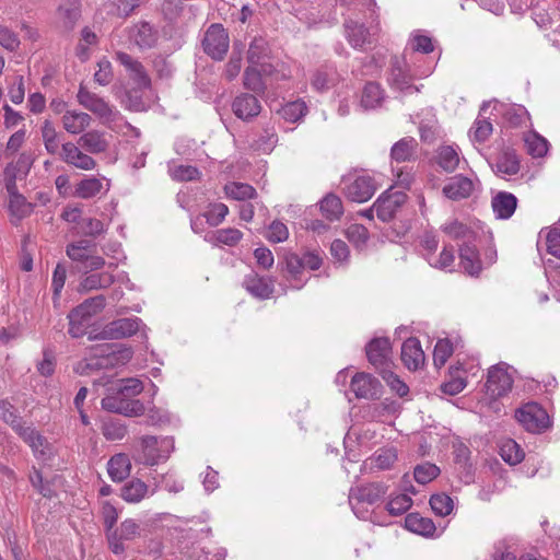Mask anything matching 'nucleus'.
Listing matches in <instances>:
<instances>
[{
  "mask_svg": "<svg viewBox=\"0 0 560 560\" xmlns=\"http://www.w3.org/2000/svg\"><path fill=\"white\" fill-rule=\"evenodd\" d=\"M78 103L96 116L104 125H110L120 118L119 110L98 94L90 91L83 84H80L77 93Z\"/></svg>",
  "mask_w": 560,
  "mask_h": 560,
  "instance_id": "f257e3e1",
  "label": "nucleus"
},
{
  "mask_svg": "<svg viewBox=\"0 0 560 560\" xmlns=\"http://www.w3.org/2000/svg\"><path fill=\"white\" fill-rule=\"evenodd\" d=\"M141 459L148 466L165 462L175 450L174 439L171 436L156 438L145 435L141 438Z\"/></svg>",
  "mask_w": 560,
  "mask_h": 560,
  "instance_id": "f03ea898",
  "label": "nucleus"
},
{
  "mask_svg": "<svg viewBox=\"0 0 560 560\" xmlns=\"http://www.w3.org/2000/svg\"><path fill=\"white\" fill-rule=\"evenodd\" d=\"M343 183L346 198L359 203L370 200L377 189L374 178L369 175L348 176L343 178Z\"/></svg>",
  "mask_w": 560,
  "mask_h": 560,
  "instance_id": "7ed1b4c3",
  "label": "nucleus"
},
{
  "mask_svg": "<svg viewBox=\"0 0 560 560\" xmlns=\"http://www.w3.org/2000/svg\"><path fill=\"white\" fill-rule=\"evenodd\" d=\"M515 418L528 432L539 433L549 427L548 413L535 402L526 404L520 408Z\"/></svg>",
  "mask_w": 560,
  "mask_h": 560,
  "instance_id": "20e7f679",
  "label": "nucleus"
},
{
  "mask_svg": "<svg viewBox=\"0 0 560 560\" xmlns=\"http://www.w3.org/2000/svg\"><path fill=\"white\" fill-rule=\"evenodd\" d=\"M203 51L213 60H222L229 49V35L220 24H211L202 39Z\"/></svg>",
  "mask_w": 560,
  "mask_h": 560,
  "instance_id": "39448f33",
  "label": "nucleus"
},
{
  "mask_svg": "<svg viewBox=\"0 0 560 560\" xmlns=\"http://www.w3.org/2000/svg\"><path fill=\"white\" fill-rule=\"evenodd\" d=\"M95 357L86 359L84 362L80 363V369L82 371L101 370L124 365L132 357L131 350L127 348L120 349L118 351H112L106 354L104 353V349H95Z\"/></svg>",
  "mask_w": 560,
  "mask_h": 560,
  "instance_id": "423d86ee",
  "label": "nucleus"
},
{
  "mask_svg": "<svg viewBox=\"0 0 560 560\" xmlns=\"http://www.w3.org/2000/svg\"><path fill=\"white\" fill-rule=\"evenodd\" d=\"M512 386L513 377L505 363H499L489 369L486 388L490 397L499 398L508 394Z\"/></svg>",
  "mask_w": 560,
  "mask_h": 560,
  "instance_id": "0eeeda50",
  "label": "nucleus"
},
{
  "mask_svg": "<svg viewBox=\"0 0 560 560\" xmlns=\"http://www.w3.org/2000/svg\"><path fill=\"white\" fill-rule=\"evenodd\" d=\"M59 156L67 165L81 171H93L97 166L96 161L86 151L84 152L78 142L62 143Z\"/></svg>",
  "mask_w": 560,
  "mask_h": 560,
  "instance_id": "6e6552de",
  "label": "nucleus"
},
{
  "mask_svg": "<svg viewBox=\"0 0 560 560\" xmlns=\"http://www.w3.org/2000/svg\"><path fill=\"white\" fill-rule=\"evenodd\" d=\"M407 196L402 191L388 190L382 194L373 203L377 218L383 222L390 221L397 210L405 203Z\"/></svg>",
  "mask_w": 560,
  "mask_h": 560,
  "instance_id": "1a4fd4ad",
  "label": "nucleus"
},
{
  "mask_svg": "<svg viewBox=\"0 0 560 560\" xmlns=\"http://www.w3.org/2000/svg\"><path fill=\"white\" fill-rule=\"evenodd\" d=\"M387 82L392 89L402 94L419 92V88L412 84L411 74L404 67L402 61L398 57L392 59Z\"/></svg>",
  "mask_w": 560,
  "mask_h": 560,
  "instance_id": "9d476101",
  "label": "nucleus"
},
{
  "mask_svg": "<svg viewBox=\"0 0 560 560\" xmlns=\"http://www.w3.org/2000/svg\"><path fill=\"white\" fill-rule=\"evenodd\" d=\"M366 357L369 362L382 373V370L389 369L390 361V341L388 338H374L366 346Z\"/></svg>",
  "mask_w": 560,
  "mask_h": 560,
  "instance_id": "9b49d317",
  "label": "nucleus"
},
{
  "mask_svg": "<svg viewBox=\"0 0 560 560\" xmlns=\"http://www.w3.org/2000/svg\"><path fill=\"white\" fill-rule=\"evenodd\" d=\"M350 388L357 398L377 399L382 394V385L378 380L364 372L357 373L352 377Z\"/></svg>",
  "mask_w": 560,
  "mask_h": 560,
  "instance_id": "f8f14e48",
  "label": "nucleus"
},
{
  "mask_svg": "<svg viewBox=\"0 0 560 560\" xmlns=\"http://www.w3.org/2000/svg\"><path fill=\"white\" fill-rule=\"evenodd\" d=\"M116 60L125 67L130 79L138 85L139 89H149L151 86V79L143 67V65L135 59L127 52L117 51L115 54Z\"/></svg>",
  "mask_w": 560,
  "mask_h": 560,
  "instance_id": "ddd939ff",
  "label": "nucleus"
},
{
  "mask_svg": "<svg viewBox=\"0 0 560 560\" xmlns=\"http://www.w3.org/2000/svg\"><path fill=\"white\" fill-rule=\"evenodd\" d=\"M141 319L138 317L119 318L107 324L101 335L105 339H121L139 331Z\"/></svg>",
  "mask_w": 560,
  "mask_h": 560,
  "instance_id": "4468645a",
  "label": "nucleus"
},
{
  "mask_svg": "<svg viewBox=\"0 0 560 560\" xmlns=\"http://www.w3.org/2000/svg\"><path fill=\"white\" fill-rule=\"evenodd\" d=\"M108 190L109 182L106 178L86 176L75 184L72 196L80 199H91L102 191L107 192Z\"/></svg>",
  "mask_w": 560,
  "mask_h": 560,
  "instance_id": "2eb2a0df",
  "label": "nucleus"
},
{
  "mask_svg": "<svg viewBox=\"0 0 560 560\" xmlns=\"http://www.w3.org/2000/svg\"><path fill=\"white\" fill-rule=\"evenodd\" d=\"M93 122L89 113L78 109L66 110L61 116V125L69 135H82Z\"/></svg>",
  "mask_w": 560,
  "mask_h": 560,
  "instance_id": "dca6fc26",
  "label": "nucleus"
},
{
  "mask_svg": "<svg viewBox=\"0 0 560 560\" xmlns=\"http://www.w3.org/2000/svg\"><path fill=\"white\" fill-rule=\"evenodd\" d=\"M232 110L240 119L250 120L259 115L261 105L255 95L243 93L234 98Z\"/></svg>",
  "mask_w": 560,
  "mask_h": 560,
  "instance_id": "f3484780",
  "label": "nucleus"
},
{
  "mask_svg": "<svg viewBox=\"0 0 560 560\" xmlns=\"http://www.w3.org/2000/svg\"><path fill=\"white\" fill-rule=\"evenodd\" d=\"M401 361L410 371H417L422 368L425 355L421 343L417 338H408L401 346Z\"/></svg>",
  "mask_w": 560,
  "mask_h": 560,
  "instance_id": "a211bd4d",
  "label": "nucleus"
},
{
  "mask_svg": "<svg viewBox=\"0 0 560 560\" xmlns=\"http://www.w3.org/2000/svg\"><path fill=\"white\" fill-rule=\"evenodd\" d=\"M112 392V394H108L102 399V407L105 410L124 415H138L141 410L142 405L139 401L130 404L126 397L118 395L117 390Z\"/></svg>",
  "mask_w": 560,
  "mask_h": 560,
  "instance_id": "6ab92c4d",
  "label": "nucleus"
},
{
  "mask_svg": "<svg viewBox=\"0 0 560 560\" xmlns=\"http://www.w3.org/2000/svg\"><path fill=\"white\" fill-rule=\"evenodd\" d=\"M8 191L10 192L9 211L11 222L18 224L22 219L31 214L33 206L27 202L22 195L15 191L14 183L8 185Z\"/></svg>",
  "mask_w": 560,
  "mask_h": 560,
  "instance_id": "aec40b11",
  "label": "nucleus"
},
{
  "mask_svg": "<svg viewBox=\"0 0 560 560\" xmlns=\"http://www.w3.org/2000/svg\"><path fill=\"white\" fill-rule=\"evenodd\" d=\"M475 189L474 182L463 175L454 176L443 187V194L452 200L468 198Z\"/></svg>",
  "mask_w": 560,
  "mask_h": 560,
  "instance_id": "412c9836",
  "label": "nucleus"
},
{
  "mask_svg": "<svg viewBox=\"0 0 560 560\" xmlns=\"http://www.w3.org/2000/svg\"><path fill=\"white\" fill-rule=\"evenodd\" d=\"M130 38L141 48H151L158 40V33L148 22H139L130 30Z\"/></svg>",
  "mask_w": 560,
  "mask_h": 560,
  "instance_id": "4be33fe9",
  "label": "nucleus"
},
{
  "mask_svg": "<svg viewBox=\"0 0 560 560\" xmlns=\"http://www.w3.org/2000/svg\"><path fill=\"white\" fill-rule=\"evenodd\" d=\"M244 287L252 295L262 300L269 299L273 293V281L257 273L248 275L244 279Z\"/></svg>",
  "mask_w": 560,
  "mask_h": 560,
  "instance_id": "5701e85b",
  "label": "nucleus"
},
{
  "mask_svg": "<svg viewBox=\"0 0 560 560\" xmlns=\"http://www.w3.org/2000/svg\"><path fill=\"white\" fill-rule=\"evenodd\" d=\"M77 142L84 151L91 154L103 153L108 148L105 135L95 129L83 132Z\"/></svg>",
  "mask_w": 560,
  "mask_h": 560,
  "instance_id": "b1692460",
  "label": "nucleus"
},
{
  "mask_svg": "<svg viewBox=\"0 0 560 560\" xmlns=\"http://www.w3.org/2000/svg\"><path fill=\"white\" fill-rule=\"evenodd\" d=\"M460 266L469 276H478L481 271V261L476 246L471 243H464L459 247Z\"/></svg>",
  "mask_w": 560,
  "mask_h": 560,
  "instance_id": "393cba45",
  "label": "nucleus"
},
{
  "mask_svg": "<svg viewBox=\"0 0 560 560\" xmlns=\"http://www.w3.org/2000/svg\"><path fill=\"white\" fill-rule=\"evenodd\" d=\"M105 307V298L103 295H96L85 300L83 303L73 308L71 313V318H80L84 323L100 313Z\"/></svg>",
  "mask_w": 560,
  "mask_h": 560,
  "instance_id": "a878e982",
  "label": "nucleus"
},
{
  "mask_svg": "<svg viewBox=\"0 0 560 560\" xmlns=\"http://www.w3.org/2000/svg\"><path fill=\"white\" fill-rule=\"evenodd\" d=\"M107 472L115 482H121L130 476L131 462L126 454L114 455L107 463Z\"/></svg>",
  "mask_w": 560,
  "mask_h": 560,
  "instance_id": "bb28decb",
  "label": "nucleus"
},
{
  "mask_svg": "<svg viewBox=\"0 0 560 560\" xmlns=\"http://www.w3.org/2000/svg\"><path fill=\"white\" fill-rule=\"evenodd\" d=\"M492 209L499 219H509L514 213L517 199L511 192L501 191L492 198Z\"/></svg>",
  "mask_w": 560,
  "mask_h": 560,
  "instance_id": "cd10ccee",
  "label": "nucleus"
},
{
  "mask_svg": "<svg viewBox=\"0 0 560 560\" xmlns=\"http://www.w3.org/2000/svg\"><path fill=\"white\" fill-rule=\"evenodd\" d=\"M387 488L380 482H373L359 487L355 491L351 492L350 499L355 498L360 502L373 504L381 500L386 493Z\"/></svg>",
  "mask_w": 560,
  "mask_h": 560,
  "instance_id": "c85d7f7f",
  "label": "nucleus"
},
{
  "mask_svg": "<svg viewBox=\"0 0 560 560\" xmlns=\"http://www.w3.org/2000/svg\"><path fill=\"white\" fill-rule=\"evenodd\" d=\"M40 136L47 153L51 155L60 153V133L50 120L46 119L43 121L40 126Z\"/></svg>",
  "mask_w": 560,
  "mask_h": 560,
  "instance_id": "c756f323",
  "label": "nucleus"
},
{
  "mask_svg": "<svg viewBox=\"0 0 560 560\" xmlns=\"http://www.w3.org/2000/svg\"><path fill=\"white\" fill-rule=\"evenodd\" d=\"M405 527L422 536H431L436 529L432 520L423 517L418 513H409L405 517Z\"/></svg>",
  "mask_w": 560,
  "mask_h": 560,
  "instance_id": "7c9ffc66",
  "label": "nucleus"
},
{
  "mask_svg": "<svg viewBox=\"0 0 560 560\" xmlns=\"http://www.w3.org/2000/svg\"><path fill=\"white\" fill-rule=\"evenodd\" d=\"M347 38L354 48H363L366 44H371V35L364 25L353 21L345 23Z\"/></svg>",
  "mask_w": 560,
  "mask_h": 560,
  "instance_id": "2f4dec72",
  "label": "nucleus"
},
{
  "mask_svg": "<svg viewBox=\"0 0 560 560\" xmlns=\"http://www.w3.org/2000/svg\"><path fill=\"white\" fill-rule=\"evenodd\" d=\"M18 434L30 445L36 456H45L47 454L48 442L34 428L24 427Z\"/></svg>",
  "mask_w": 560,
  "mask_h": 560,
  "instance_id": "473e14b6",
  "label": "nucleus"
},
{
  "mask_svg": "<svg viewBox=\"0 0 560 560\" xmlns=\"http://www.w3.org/2000/svg\"><path fill=\"white\" fill-rule=\"evenodd\" d=\"M114 282V276L109 272H98L85 276L78 288L79 292L106 289Z\"/></svg>",
  "mask_w": 560,
  "mask_h": 560,
  "instance_id": "72a5a7b5",
  "label": "nucleus"
},
{
  "mask_svg": "<svg viewBox=\"0 0 560 560\" xmlns=\"http://www.w3.org/2000/svg\"><path fill=\"white\" fill-rule=\"evenodd\" d=\"M319 209L327 220L336 221L343 214L341 199L335 194H327L319 202Z\"/></svg>",
  "mask_w": 560,
  "mask_h": 560,
  "instance_id": "f704fd0d",
  "label": "nucleus"
},
{
  "mask_svg": "<svg viewBox=\"0 0 560 560\" xmlns=\"http://www.w3.org/2000/svg\"><path fill=\"white\" fill-rule=\"evenodd\" d=\"M149 488L140 479H133L121 488V498L128 503H139L148 494Z\"/></svg>",
  "mask_w": 560,
  "mask_h": 560,
  "instance_id": "c9c22d12",
  "label": "nucleus"
},
{
  "mask_svg": "<svg viewBox=\"0 0 560 560\" xmlns=\"http://www.w3.org/2000/svg\"><path fill=\"white\" fill-rule=\"evenodd\" d=\"M436 163L445 172H454L459 164V155L452 145H443L439 148L436 154Z\"/></svg>",
  "mask_w": 560,
  "mask_h": 560,
  "instance_id": "e433bc0d",
  "label": "nucleus"
},
{
  "mask_svg": "<svg viewBox=\"0 0 560 560\" xmlns=\"http://www.w3.org/2000/svg\"><path fill=\"white\" fill-rule=\"evenodd\" d=\"M384 98V92L378 83L369 82L365 84L361 97V105L365 109L377 107Z\"/></svg>",
  "mask_w": 560,
  "mask_h": 560,
  "instance_id": "4c0bfd02",
  "label": "nucleus"
},
{
  "mask_svg": "<svg viewBox=\"0 0 560 560\" xmlns=\"http://www.w3.org/2000/svg\"><path fill=\"white\" fill-rule=\"evenodd\" d=\"M416 148L417 141L413 138H404L393 145L392 158L397 162L409 161Z\"/></svg>",
  "mask_w": 560,
  "mask_h": 560,
  "instance_id": "58836bf2",
  "label": "nucleus"
},
{
  "mask_svg": "<svg viewBox=\"0 0 560 560\" xmlns=\"http://www.w3.org/2000/svg\"><path fill=\"white\" fill-rule=\"evenodd\" d=\"M225 195L235 200L252 199L256 196V190L253 186L238 182H231L224 186Z\"/></svg>",
  "mask_w": 560,
  "mask_h": 560,
  "instance_id": "ea45409f",
  "label": "nucleus"
},
{
  "mask_svg": "<svg viewBox=\"0 0 560 560\" xmlns=\"http://www.w3.org/2000/svg\"><path fill=\"white\" fill-rule=\"evenodd\" d=\"M442 230L454 240H463L464 243H471L475 241V233L458 221H452L444 224Z\"/></svg>",
  "mask_w": 560,
  "mask_h": 560,
  "instance_id": "a19ab883",
  "label": "nucleus"
},
{
  "mask_svg": "<svg viewBox=\"0 0 560 560\" xmlns=\"http://www.w3.org/2000/svg\"><path fill=\"white\" fill-rule=\"evenodd\" d=\"M168 173L175 180H195L199 178L200 172L197 167L172 162L168 164Z\"/></svg>",
  "mask_w": 560,
  "mask_h": 560,
  "instance_id": "79ce46f5",
  "label": "nucleus"
},
{
  "mask_svg": "<svg viewBox=\"0 0 560 560\" xmlns=\"http://www.w3.org/2000/svg\"><path fill=\"white\" fill-rule=\"evenodd\" d=\"M143 389L142 383L138 378H127L113 384L109 390H117V394L126 397L128 400L139 395Z\"/></svg>",
  "mask_w": 560,
  "mask_h": 560,
  "instance_id": "37998d69",
  "label": "nucleus"
},
{
  "mask_svg": "<svg viewBox=\"0 0 560 560\" xmlns=\"http://www.w3.org/2000/svg\"><path fill=\"white\" fill-rule=\"evenodd\" d=\"M307 113V106L304 101L298 100L294 102L287 103L280 110L279 114L287 121L296 122Z\"/></svg>",
  "mask_w": 560,
  "mask_h": 560,
  "instance_id": "c03bdc74",
  "label": "nucleus"
},
{
  "mask_svg": "<svg viewBox=\"0 0 560 560\" xmlns=\"http://www.w3.org/2000/svg\"><path fill=\"white\" fill-rule=\"evenodd\" d=\"M243 237V233L235 228L217 230L211 242L214 245L235 246Z\"/></svg>",
  "mask_w": 560,
  "mask_h": 560,
  "instance_id": "a18cd8bd",
  "label": "nucleus"
},
{
  "mask_svg": "<svg viewBox=\"0 0 560 560\" xmlns=\"http://www.w3.org/2000/svg\"><path fill=\"white\" fill-rule=\"evenodd\" d=\"M500 454L504 462L516 465L524 458V451L513 440H506L500 446Z\"/></svg>",
  "mask_w": 560,
  "mask_h": 560,
  "instance_id": "49530a36",
  "label": "nucleus"
},
{
  "mask_svg": "<svg viewBox=\"0 0 560 560\" xmlns=\"http://www.w3.org/2000/svg\"><path fill=\"white\" fill-rule=\"evenodd\" d=\"M0 418L11 425L16 433L25 427L22 419L16 415L14 407L7 400H0Z\"/></svg>",
  "mask_w": 560,
  "mask_h": 560,
  "instance_id": "de8ad7c7",
  "label": "nucleus"
},
{
  "mask_svg": "<svg viewBox=\"0 0 560 560\" xmlns=\"http://www.w3.org/2000/svg\"><path fill=\"white\" fill-rule=\"evenodd\" d=\"M497 172L503 175H515L520 171V162L514 153L504 152L495 163Z\"/></svg>",
  "mask_w": 560,
  "mask_h": 560,
  "instance_id": "09e8293b",
  "label": "nucleus"
},
{
  "mask_svg": "<svg viewBox=\"0 0 560 560\" xmlns=\"http://www.w3.org/2000/svg\"><path fill=\"white\" fill-rule=\"evenodd\" d=\"M430 505L439 516H447L454 509L453 499L445 493L433 494L430 499Z\"/></svg>",
  "mask_w": 560,
  "mask_h": 560,
  "instance_id": "8fccbe9b",
  "label": "nucleus"
},
{
  "mask_svg": "<svg viewBox=\"0 0 560 560\" xmlns=\"http://www.w3.org/2000/svg\"><path fill=\"white\" fill-rule=\"evenodd\" d=\"M348 241L357 248H363L369 240V231L362 224L353 223L345 232Z\"/></svg>",
  "mask_w": 560,
  "mask_h": 560,
  "instance_id": "3c124183",
  "label": "nucleus"
},
{
  "mask_svg": "<svg viewBox=\"0 0 560 560\" xmlns=\"http://www.w3.org/2000/svg\"><path fill=\"white\" fill-rule=\"evenodd\" d=\"M229 214V208L224 203H210L203 217L210 226L220 225Z\"/></svg>",
  "mask_w": 560,
  "mask_h": 560,
  "instance_id": "603ef678",
  "label": "nucleus"
},
{
  "mask_svg": "<svg viewBox=\"0 0 560 560\" xmlns=\"http://www.w3.org/2000/svg\"><path fill=\"white\" fill-rule=\"evenodd\" d=\"M412 504V500L405 493L393 495L388 501L386 509L390 515H401L407 512Z\"/></svg>",
  "mask_w": 560,
  "mask_h": 560,
  "instance_id": "864d4df0",
  "label": "nucleus"
},
{
  "mask_svg": "<svg viewBox=\"0 0 560 560\" xmlns=\"http://www.w3.org/2000/svg\"><path fill=\"white\" fill-rule=\"evenodd\" d=\"M91 248V243L86 240H81L74 243H71L67 246V256L75 262L82 264L86 256H89V250Z\"/></svg>",
  "mask_w": 560,
  "mask_h": 560,
  "instance_id": "5fc2aeb1",
  "label": "nucleus"
},
{
  "mask_svg": "<svg viewBox=\"0 0 560 560\" xmlns=\"http://www.w3.org/2000/svg\"><path fill=\"white\" fill-rule=\"evenodd\" d=\"M525 144L527 147V151L535 158H541L548 151L547 140L537 133L528 135L525 138Z\"/></svg>",
  "mask_w": 560,
  "mask_h": 560,
  "instance_id": "6e6d98bb",
  "label": "nucleus"
},
{
  "mask_svg": "<svg viewBox=\"0 0 560 560\" xmlns=\"http://www.w3.org/2000/svg\"><path fill=\"white\" fill-rule=\"evenodd\" d=\"M453 353V346L447 339L438 340L433 351V362L436 368H442Z\"/></svg>",
  "mask_w": 560,
  "mask_h": 560,
  "instance_id": "4d7b16f0",
  "label": "nucleus"
},
{
  "mask_svg": "<svg viewBox=\"0 0 560 560\" xmlns=\"http://www.w3.org/2000/svg\"><path fill=\"white\" fill-rule=\"evenodd\" d=\"M440 474V468L434 464L425 463L415 468L413 476L417 482L425 485L435 479Z\"/></svg>",
  "mask_w": 560,
  "mask_h": 560,
  "instance_id": "13d9d810",
  "label": "nucleus"
},
{
  "mask_svg": "<svg viewBox=\"0 0 560 560\" xmlns=\"http://www.w3.org/2000/svg\"><path fill=\"white\" fill-rule=\"evenodd\" d=\"M383 380L398 396L404 397L408 394V386L389 369L382 370Z\"/></svg>",
  "mask_w": 560,
  "mask_h": 560,
  "instance_id": "bf43d9fd",
  "label": "nucleus"
},
{
  "mask_svg": "<svg viewBox=\"0 0 560 560\" xmlns=\"http://www.w3.org/2000/svg\"><path fill=\"white\" fill-rule=\"evenodd\" d=\"M8 96L15 105L23 103L25 97V85L24 78L22 75H15L12 78L8 86Z\"/></svg>",
  "mask_w": 560,
  "mask_h": 560,
  "instance_id": "052dcab7",
  "label": "nucleus"
},
{
  "mask_svg": "<svg viewBox=\"0 0 560 560\" xmlns=\"http://www.w3.org/2000/svg\"><path fill=\"white\" fill-rule=\"evenodd\" d=\"M0 46L8 51H16L20 47V38L15 32L0 23Z\"/></svg>",
  "mask_w": 560,
  "mask_h": 560,
  "instance_id": "680f3d73",
  "label": "nucleus"
},
{
  "mask_svg": "<svg viewBox=\"0 0 560 560\" xmlns=\"http://www.w3.org/2000/svg\"><path fill=\"white\" fill-rule=\"evenodd\" d=\"M97 67H98V69L94 73V81L101 86L108 85L113 81V78H114L113 67H112L110 61L107 60L106 58H103L97 62Z\"/></svg>",
  "mask_w": 560,
  "mask_h": 560,
  "instance_id": "e2e57ef3",
  "label": "nucleus"
},
{
  "mask_svg": "<svg viewBox=\"0 0 560 560\" xmlns=\"http://www.w3.org/2000/svg\"><path fill=\"white\" fill-rule=\"evenodd\" d=\"M397 459V453L395 448H383L376 452L372 462L378 469H388Z\"/></svg>",
  "mask_w": 560,
  "mask_h": 560,
  "instance_id": "0e129e2a",
  "label": "nucleus"
},
{
  "mask_svg": "<svg viewBox=\"0 0 560 560\" xmlns=\"http://www.w3.org/2000/svg\"><path fill=\"white\" fill-rule=\"evenodd\" d=\"M454 259H455V256H454V250H453L452 246H450V247L445 246L439 257H434V256L427 257L428 262L432 267L439 268V269H446V268L451 267L454 262Z\"/></svg>",
  "mask_w": 560,
  "mask_h": 560,
  "instance_id": "69168bd1",
  "label": "nucleus"
},
{
  "mask_svg": "<svg viewBox=\"0 0 560 560\" xmlns=\"http://www.w3.org/2000/svg\"><path fill=\"white\" fill-rule=\"evenodd\" d=\"M59 19L62 23V27L67 31H70L75 25L79 20V11L77 8L60 5L58 8Z\"/></svg>",
  "mask_w": 560,
  "mask_h": 560,
  "instance_id": "338daca9",
  "label": "nucleus"
},
{
  "mask_svg": "<svg viewBox=\"0 0 560 560\" xmlns=\"http://www.w3.org/2000/svg\"><path fill=\"white\" fill-rule=\"evenodd\" d=\"M278 141L277 132L273 128H266L264 133L256 141V149L262 152H270Z\"/></svg>",
  "mask_w": 560,
  "mask_h": 560,
  "instance_id": "774afa93",
  "label": "nucleus"
}]
</instances>
